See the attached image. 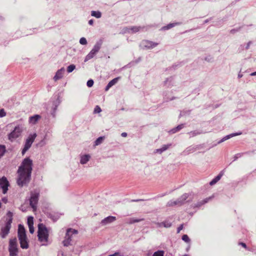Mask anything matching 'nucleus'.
<instances>
[{
	"label": "nucleus",
	"instance_id": "1",
	"mask_svg": "<svg viewBox=\"0 0 256 256\" xmlns=\"http://www.w3.org/2000/svg\"><path fill=\"white\" fill-rule=\"evenodd\" d=\"M32 162L29 158L24 160L18 171V177L17 183L18 186H22L29 182L32 170Z\"/></svg>",
	"mask_w": 256,
	"mask_h": 256
},
{
	"label": "nucleus",
	"instance_id": "2",
	"mask_svg": "<svg viewBox=\"0 0 256 256\" xmlns=\"http://www.w3.org/2000/svg\"><path fill=\"white\" fill-rule=\"evenodd\" d=\"M48 230L42 224H38V238L43 245H46L48 241L49 236Z\"/></svg>",
	"mask_w": 256,
	"mask_h": 256
},
{
	"label": "nucleus",
	"instance_id": "3",
	"mask_svg": "<svg viewBox=\"0 0 256 256\" xmlns=\"http://www.w3.org/2000/svg\"><path fill=\"white\" fill-rule=\"evenodd\" d=\"M8 218L4 226L2 228L0 234L2 237L4 238L9 233L12 222V212H9L7 214Z\"/></svg>",
	"mask_w": 256,
	"mask_h": 256
},
{
	"label": "nucleus",
	"instance_id": "4",
	"mask_svg": "<svg viewBox=\"0 0 256 256\" xmlns=\"http://www.w3.org/2000/svg\"><path fill=\"white\" fill-rule=\"evenodd\" d=\"M8 252L10 256H16L18 255V248L17 240L16 238L10 240Z\"/></svg>",
	"mask_w": 256,
	"mask_h": 256
},
{
	"label": "nucleus",
	"instance_id": "5",
	"mask_svg": "<svg viewBox=\"0 0 256 256\" xmlns=\"http://www.w3.org/2000/svg\"><path fill=\"white\" fill-rule=\"evenodd\" d=\"M39 192L36 190H33L30 192V204L32 208L33 211L36 210L37 204L38 200Z\"/></svg>",
	"mask_w": 256,
	"mask_h": 256
},
{
	"label": "nucleus",
	"instance_id": "6",
	"mask_svg": "<svg viewBox=\"0 0 256 256\" xmlns=\"http://www.w3.org/2000/svg\"><path fill=\"white\" fill-rule=\"evenodd\" d=\"M78 230L72 229V228H68L66 230V233L65 236V238L64 240L63 241V244L64 246H68L70 244V242L72 240V234H77Z\"/></svg>",
	"mask_w": 256,
	"mask_h": 256
},
{
	"label": "nucleus",
	"instance_id": "7",
	"mask_svg": "<svg viewBox=\"0 0 256 256\" xmlns=\"http://www.w3.org/2000/svg\"><path fill=\"white\" fill-rule=\"evenodd\" d=\"M22 132V126H18L15 127L13 131H12L8 134V139L10 141L12 142L16 138H18L20 134Z\"/></svg>",
	"mask_w": 256,
	"mask_h": 256
},
{
	"label": "nucleus",
	"instance_id": "8",
	"mask_svg": "<svg viewBox=\"0 0 256 256\" xmlns=\"http://www.w3.org/2000/svg\"><path fill=\"white\" fill-rule=\"evenodd\" d=\"M36 136V134H30L26 140L24 146L22 150V154L24 155L28 149L31 146L32 142Z\"/></svg>",
	"mask_w": 256,
	"mask_h": 256
},
{
	"label": "nucleus",
	"instance_id": "9",
	"mask_svg": "<svg viewBox=\"0 0 256 256\" xmlns=\"http://www.w3.org/2000/svg\"><path fill=\"white\" fill-rule=\"evenodd\" d=\"M8 186V182L6 178L2 177L0 179V187L2 189L4 194H6L7 192Z\"/></svg>",
	"mask_w": 256,
	"mask_h": 256
},
{
	"label": "nucleus",
	"instance_id": "10",
	"mask_svg": "<svg viewBox=\"0 0 256 256\" xmlns=\"http://www.w3.org/2000/svg\"><path fill=\"white\" fill-rule=\"evenodd\" d=\"M142 44L144 48L150 49L156 46L158 43L148 40H144L142 42Z\"/></svg>",
	"mask_w": 256,
	"mask_h": 256
},
{
	"label": "nucleus",
	"instance_id": "11",
	"mask_svg": "<svg viewBox=\"0 0 256 256\" xmlns=\"http://www.w3.org/2000/svg\"><path fill=\"white\" fill-rule=\"evenodd\" d=\"M18 240L20 244V247L22 248L26 249L28 248V240L26 236L18 238Z\"/></svg>",
	"mask_w": 256,
	"mask_h": 256
},
{
	"label": "nucleus",
	"instance_id": "12",
	"mask_svg": "<svg viewBox=\"0 0 256 256\" xmlns=\"http://www.w3.org/2000/svg\"><path fill=\"white\" fill-rule=\"evenodd\" d=\"M64 68H62L61 69L58 70L56 72L55 76L54 78V79L55 81H56L63 76L64 74Z\"/></svg>",
	"mask_w": 256,
	"mask_h": 256
},
{
	"label": "nucleus",
	"instance_id": "13",
	"mask_svg": "<svg viewBox=\"0 0 256 256\" xmlns=\"http://www.w3.org/2000/svg\"><path fill=\"white\" fill-rule=\"evenodd\" d=\"M26 230L24 226L21 224L18 226V238H22L23 236H26Z\"/></svg>",
	"mask_w": 256,
	"mask_h": 256
},
{
	"label": "nucleus",
	"instance_id": "14",
	"mask_svg": "<svg viewBox=\"0 0 256 256\" xmlns=\"http://www.w3.org/2000/svg\"><path fill=\"white\" fill-rule=\"evenodd\" d=\"M41 118L40 116L36 114L30 116L29 118V122L32 124H35Z\"/></svg>",
	"mask_w": 256,
	"mask_h": 256
},
{
	"label": "nucleus",
	"instance_id": "15",
	"mask_svg": "<svg viewBox=\"0 0 256 256\" xmlns=\"http://www.w3.org/2000/svg\"><path fill=\"white\" fill-rule=\"evenodd\" d=\"M157 225L158 227L170 228L172 226V223L168 220H166L162 222H158Z\"/></svg>",
	"mask_w": 256,
	"mask_h": 256
},
{
	"label": "nucleus",
	"instance_id": "16",
	"mask_svg": "<svg viewBox=\"0 0 256 256\" xmlns=\"http://www.w3.org/2000/svg\"><path fill=\"white\" fill-rule=\"evenodd\" d=\"M116 220V217L109 216L102 221V223L104 224H106L108 223H110Z\"/></svg>",
	"mask_w": 256,
	"mask_h": 256
},
{
	"label": "nucleus",
	"instance_id": "17",
	"mask_svg": "<svg viewBox=\"0 0 256 256\" xmlns=\"http://www.w3.org/2000/svg\"><path fill=\"white\" fill-rule=\"evenodd\" d=\"M118 78H116L110 81L106 87L105 90L108 91L112 86L114 85L118 82Z\"/></svg>",
	"mask_w": 256,
	"mask_h": 256
},
{
	"label": "nucleus",
	"instance_id": "18",
	"mask_svg": "<svg viewBox=\"0 0 256 256\" xmlns=\"http://www.w3.org/2000/svg\"><path fill=\"white\" fill-rule=\"evenodd\" d=\"M224 172L222 171L214 179H213L210 182V184L213 185L216 184L223 176Z\"/></svg>",
	"mask_w": 256,
	"mask_h": 256
},
{
	"label": "nucleus",
	"instance_id": "19",
	"mask_svg": "<svg viewBox=\"0 0 256 256\" xmlns=\"http://www.w3.org/2000/svg\"><path fill=\"white\" fill-rule=\"evenodd\" d=\"M142 28L140 26H132L130 27L128 29L131 31L132 33H136L140 32Z\"/></svg>",
	"mask_w": 256,
	"mask_h": 256
},
{
	"label": "nucleus",
	"instance_id": "20",
	"mask_svg": "<svg viewBox=\"0 0 256 256\" xmlns=\"http://www.w3.org/2000/svg\"><path fill=\"white\" fill-rule=\"evenodd\" d=\"M97 52L92 49L89 54L86 56V60H88L92 58L96 54Z\"/></svg>",
	"mask_w": 256,
	"mask_h": 256
},
{
	"label": "nucleus",
	"instance_id": "21",
	"mask_svg": "<svg viewBox=\"0 0 256 256\" xmlns=\"http://www.w3.org/2000/svg\"><path fill=\"white\" fill-rule=\"evenodd\" d=\"M90 158V156L86 154V155L82 156L81 157V160H80L81 164H86L89 160Z\"/></svg>",
	"mask_w": 256,
	"mask_h": 256
},
{
	"label": "nucleus",
	"instance_id": "22",
	"mask_svg": "<svg viewBox=\"0 0 256 256\" xmlns=\"http://www.w3.org/2000/svg\"><path fill=\"white\" fill-rule=\"evenodd\" d=\"M142 220H144V219H142V218L138 219V218H130L128 220V223L129 224H134V223H135V222H141V221H142Z\"/></svg>",
	"mask_w": 256,
	"mask_h": 256
},
{
	"label": "nucleus",
	"instance_id": "23",
	"mask_svg": "<svg viewBox=\"0 0 256 256\" xmlns=\"http://www.w3.org/2000/svg\"><path fill=\"white\" fill-rule=\"evenodd\" d=\"M242 133H235V134H229L228 136H224V138H222V139L220 140V142H224V140H228V138H232V137L240 135Z\"/></svg>",
	"mask_w": 256,
	"mask_h": 256
},
{
	"label": "nucleus",
	"instance_id": "24",
	"mask_svg": "<svg viewBox=\"0 0 256 256\" xmlns=\"http://www.w3.org/2000/svg\"><path fill=\"white\" fill-rule=\"evenodd\" d=\"M178 24V23H172L170 24H168L167 26H164L162 28V30H169L173 27H174L175 26Z\"/></svg>",
	"mask_w": 256,
	"mask_h": 256
},
{
	"label": "nucleus",
	"instance_id": "25",
	"mask_svg": "<svg viewBox=\"0 0 256 256\" xmlns=\"http://www.w3.org/2000/svg\"><path fill=\"white\" fill-rule=\"evenodd\" d=\"M102 44V41L97 42L96 43V44L94 46L92 50H96V52H98L100 50V48H101Z\"/></svg>",
	"mask_w": 256,
	"mask_h": 256
},
{
	"label": "nucleus",
	"instance_id": "26",
	"mask_svg": "<svg viewBox=\"0 0 256 256\" xmlns=\"http://www.w3.org/2000/svg\"><path fill=\"white\" fill-rule=\"evenodd\" d=\"M212 197L207 198L204 199V200H202L200 202H199L198 204V206H200L207 203L209 200H212Z\"/></svg>",
	"mask_w": 256,
	"mask_h": 256
},
{
	"label": "nucleus",
	"instance_id": "27",
	"mask_svg": "<svg viewBox=\"0 0 256 256\" xmlns=\"http://www.w3.org/2000/svg\"><path fill=\"white\" fill-rule=\"evenodd\" d=\"M91 15L96 18H100L102 16V14L99 11H92Z\"/></svg>",
	"mask_w": 256,
	"mask_h": 256
},
{
	"label": "nucleus",
	"instance_id": "28",
	"mask_svg": "<svg viewBox=\"0 0 256 256\" xmlns=\"http://www.w3.org/2000/svg\"><path fill=\"white\" fill-rule=\"evenodd\" d=\"M104 139V136H100L95 141V145L98 146L100 144Z\"/></svg>",
	"mask_w": 256,
	"mask_h": 256
},
{
	"label": "nucleus",
	"instance_id": "29",
	"mask_svg": "<svg viewBox=\"0 0 256 256\" xmlns=\"http://www.w3.org/2000/svg\"><path fill=\"white\" fill-rule=\"evenodd\" d=\"M6 152V148L4 146L0 145V158Z\"/></svg>",
	"mask_w": 256,
	"mask_h": 256
},
{
	"label": "nucleus",
	"instance_id": "30",
	"mask_svg": "<svg viewBox=\"0 0 256 256\" xmlns=\"http://www.w3.org/2000/svg\"><path fill=\"white\" fill-rule=\"evenodd\" d=\"M34 224V218L32 216H29L28 218V226H33Z\"/></svg>",
	"mask_w": 256,
	"mask_h": 256
},
{
	"label": "nucleus",
	"instance_id": "31",
	"mask_svg": "<svg viewBox=\"0 0 256 256\" xmlns=\"http://www.w3.org/2000/svg\"><path fill=\"white\" fill-rule=\"evenodd\" d=\"M76 68V66L74 64H70L67 68V72H72Z\"/></svg>",
	"mask_w": 256,
	"mask_h": 256
},
{
	"label": "nucleus",
	"instance_id": "32",
	"mask_svg": "<svg viewBox=\"0 0 256 256\" xmlns=\"http://www.w3.org/2000/svg\"><path fill=\"white\" fill-rule=\"evenodd\" d=\"M170 146V144L167 145V146L165 145V146H163L162 147V148H161L160 149L157 150V151H158V152H162L167 150Z\"/></svg>",
	"mask_w": 256,
	"mask_h": 256
},
{
	"label": "nucleus",
	"instance_id": "33",
	"mask_svg": "<svg viewBox=\"0 0 256 256\" xmlns=\"http://www.w3.org/2000/svg\"><path fill=\"white\" fill-rule=\"evenodd\" d=\"M164 252L162 250H158L155 252L152 256H164Z\"/></svg>",
	"mask_w": 256,
	"mask_h": 256
},
{
	"label": "nucleus",
	"instance_id": "34",
	"mask_svg": "<svg viewBox=\"0 0 256 256\" xmlns=\"http://www.w3.org/2000/svg\"><path fill=\"white\" fill-rule=\"evenodd\" d=\"M164 252L162 250H158L155 252L152 256H164Z\"/></svg>",
	"mask_w": 256,
	"mask_h": 256
},
{
	"label": "nucleus",
	"instance_id": "35",
	"mask_svg": "<svg viewBox=\"0 0 256 256\" xmlns=\"http://www.w3.org/2000/svg\"><path fill=\"white\" fill-rule=\"evenodd\" d=\"M182 240L186 242H188L190 240L188 236L186 234H184L182 236Z\"/></svg>",
	"mask_w": 256,
	"mask_h": 256
},
{
	"label": "nucleus",
	"instance_id": "36",
	"mask_svg": "<svg viewBox=\"0 0 256 256\" xmlns=\"http://www.w3.org/2000/svg\"><path fill=\"white\" fill-rule=\"evenodd\" d=\"M80 44L84 45L87 44L86 40L84 38H82L80 40Z\"/></svg>",
	"mask_w": 256,
	"mask_h": 256
},
{
	"label": "nucleus",
	"instance_id": "37",
	"mask_svg": "<svg viewBox=\"0 0 256 256\" xmlns=\"http://www.w3.org/2000/svg\"><path fill=\"white\" fill-rule=\"evenodd\" d=\"M101 111H102V110L99 106H96L95 107L94 110V113H100Z\"/></svg>",
	"mask_w": 256,
	"mask_h": 256
},
{
	"label": "nucleus",
	"instance_id": "38",
	"mask_svg": "<svg viewBox=\"0 0 256 256\" xmlns=\"http://www.w3.org/2000/svg\"><path fill=\"white\" fill-rule=\"evenodd\" d=\"M87 86L88 87H92L94 84V81L92 80H90L87 82Z\"/></svg>",
	"mask_w": 256,
	"mask_h": 256
},
{
	"label": "nucleus",
	"instance_id": "39",
	"mask_svg": "<svg viewBox=\"0 0 256 256\" xmlns=\"http://www.w3.org/2000/svg\"><path fill=\"white\" fill-rule=\"evenodd\" d=\"M6 113L4 112V109H2L0 110V117L4 116H6Z\"/></svg>",
	"mask_w": 256,
	"mask_h": 256
},
{
	"label": "nucleus",
	"instance_id": "40",
	"mask_svg": "<svg viewBox=\"0 0 256 256\" xmlns=\"http://www.w3.org/2000/svg\"><path fill=\"white\" fill-rule=\"evenodd\" d=\"M184 228V225L182 224H180L178 228V229H177V232L178 233H179L180 230H182Z\"/></svg>",
	"mask_w": 256,
	"mask_h": 256
},
{
	"label": "nucleus",
	"instance_id": "41",
	"mask_svg": "<svg viewBox=\"0 0 256 256\" xmlns=\"http://www.w3.org/2000/svg\"><path fill=\"white\" fill-rule=\"evenodd\" d=\"M30 232L31 234H33L34 232V228L33 226H28Z\"/></svg>",
	"mask_w": 256,
	"mask_h": 256
},
{
	"label": "nucleus",
	"instance_id": "42",
	"mask_svg": "<svg viewBox=\"0 0 256 256\" xmlns=\"http://www.w3.org/2000/svg\"><path fill=\"white\" fill-rule=\"evenodd\" d=\"M184 127V124H181L178 125V126H176L177 130L180 131V130H182Z\"/></svg>",
	"mask_w": 256,
	"mask_h": 256
},
{
	"label": "nucleus",
	"instance_id": "43",
	"mask_svg": "<svg viewBox=\"0 0 256 256\" xmlns=\"http://www.w3.org/2000/svg\"><path fill=\"white\" fill-rule=\"evenodd\" d=\"M178 130H177V128H176H176H172L170 131V132L172 133V134H174V133H176V132H178Z\"/></svg>",
	"mask_w": 256,
	"mask_h": 256
},
{
	"label": "nucleus",
	"instance_id": "44",
	"mask_svg": "<svg viewBox=\"0 0 256 256\" xmlns=\"http://www.w3.org/2000/svg\"><path fill=\"white\" fill-rule=\"evenodd\" d=\"M197 134H198V133L196 132H191L190 133V136H196Z\"/></svg>",
	"mask_w": 256,
	"mask_h": 256
},
{
	"label": "nucleus",
	"instance_id": "45",
	"mask_svg": "<svg viewBox=\"0 0 256 256\" xmlns=\"http://www.w3.org/2000/svg\"><path fill=\"white\" fill-rule=\"evenodd\" d=\"M88 24H90V25H92L93 24H94V20H89L88 22Z\"/></svg>",
	"mask_w": 256,
	"mask_h": 256
},
{
	"label": "nucleus",
	"instance_id": "46",
	"mask_svg": "<svg viewBox=\"0 0 256 256\" xmlns=\"http://www.w3.org/2000/svg\"><path fill=\"white\" fill-rule=\"evenodd\" d=\"M122 137H126L127 136V134L126 132H122Z\"/></svg>",
	"mask_w": 256,
	"mask_h": 256
},
{
	"label": "nucleus",
	"instance_id": "47",
	"mask_svg": "<svg viewBox=\"0 0 256 256\" xmlns=\"http://www.w3.org/2000/svg\"><path fill=\"white\" fill-rule=\"evenodd\" d=\"M251 76H256V72H252V74H250Z\"/></svg>",
	"mask_w": 256,
	"mask_h": 256
},
{
	"label": "nucleus",
	"instance_id": "48",
	"mask_svg": "<svg viewBox=\"0 0 256 256\" xmlns=\"http://www.w3.org/2000/svg\"><path fill=\"white\" fill-rule=\"evenodd\" d=\"M2 202H4V203H6L7 202V199L6 198H2Z\"/></svg>",
	"mask_w": 256,
	"mask_h": 256
},
{
	"label": "nucleus",
	"instance_id": "49",
	"mask_svg": "<svg viewBox=\"0 0 256 256\" xmlns=\"http://www.w3.org/2000/svg\"><path fill=\"white\" fill-rule=\"evenodd\" d=\"M241 244L242 246L244 247V248H246V244H244V243H241Z\"/></svg>",
	"mask_w": 256,
	"mask_h": 256
},
{
	"label": "nucleus",
	"instance_id": "50",
	"mask_svg": "<svg viewBox=\"0 0 256 256\" xmlns=\"http://www.w3.org/2000/svg\"><path fill=\"white\" fill-rule=\"evenodd\" d=\"M24 207V205H22V206H21L22 210V211H24H24H25V210H24V208H23Z\"/></svg>",
	"mask_w": 256,
	"mask_h": 256
},
{
	"label": "nucleus",
	"instance_id": "51",
	"mask_svg": "<svg viewBox=\"0 0 256 256\" xmlns=\"http://www.w3.org/2000/svg\"><path fill=\"white\" fill-rule=\"evenodd\" d=\"M240 156H241V154H236V157L237 158L238 157H240Z\"/></svg>",
	"mask_w": 256,
	"mask_h": 256
},
{
	"label": "nucleus",
	"instance_id": "52",
	"mask_svg": "<svg viewBox=\"0 0 256 256\" xmlns=\"http://www.w3.org/2000/svg\"><path fill=\"white\" fill-rule=\"evenodd\" d=\"M58 256H60V254H58Z\"/></svg>",
	"mask_w": 256,
	"mask_h": 256
}]
</instances>
